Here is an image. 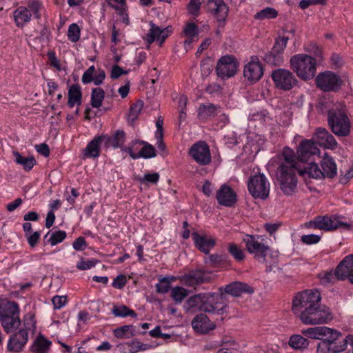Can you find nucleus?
Instances as JSON below:
<instances>
[{
	"label": "nucleus",
	"instance_id": "f257e3e1",
	"mask_svg": "<svg viewBox=\"0 0 353 353\" xmlns=\"http://www.w3.org/2000/svg\"><path fill=\"white\" fill-rule=\"evenodd\" d=\"M317 290H307L296 294L292 300V311L305 325L327 323L333 319L330 310L321 304Z\"/></svg>",
	"mask_w": 353,
	"mask_h": 353
},
{
	"label": "nucleus",
	"instance_id": "f03ea898",
	"mask_svg": "<svg viewBox=\"0 0 353 353\" xmlns=\"http://www.w3.org/2000/svg\"><path fill=\"white\" fill-rule=\"evenodd\" d=\"M219 293H200L190 296L186 301L188 310L192 312L198 311L222 315L228 312V305L223 288Z\"/></svg>",
	"mask_w": 353,
	"mask_h": 353
},
{
	"label": "nucleus",
	"instance_id": "7ed1b4c3",
	"mask_svg": "<svg viewBox=\"0 0 353 353\" xmlns=\"http://www.w3.org/2000/svg\"><path fill=\"white\" fill-rule=\"evenodd\" d=\"M259 239L258 236L246 234L243 238V242L248 253L252 254L258 262L266 264V272H272L277 265V256H273L270 247Z\"/></svg>",
	"mask_w": 353,
	"mask_h": 353
},
{
	"label": "nucleus",
	"instance_id": "20e7f679",
	"mask_svg": "<svg viewBox=\"0 0 353 353\" xmlns=\"http://www.w3.org/2000/svg\"><path fill=\"white\" fill-rule=\"evenodd\" d=\"M326 339L321 340L316 347V353H340L345 351L347 346V336L342 338V333L336 330L327 327Z\"/></svg>",
	"mask_w": 353,
	"mask_h": 353
},
{
	"label": "nucleus",
	"instance_id": "39448f33",
	"mask_svg": "<svg viewBox=\"0 0 353 353\" xmlns=\"http://www.w3.org/2000/svg\"><path fill=\"white\" fill-rule=\"evenodd\" d=\"M328 125L332 132L339 137H347L351 132V121L341 105L328 110Z\"/></svg>",
	"mask_w": 353,
	"mask_h": 353
},
{
	"label": "nucleus",
	"instance_id": "423d86ee",
	"mask_svg": "<svg viewBox=\"0 0 353 353\" xmlns=\"http://www.w3.org/2000/svg\"><path fill=\"white\" fill-rule=\"evenodd\" d=\"M290 68L303 80L312 79L316 74V59L305 54L292 56L290 60Z\"/></svg>",
	"mask_w": 353,
	"mask_h": 353
},
{
	"label": "nucleus",
	"instance_id": "0eeeda50",
	"mask_svg": "<svg viewBox=\"0 0 353 353\" xmlns=\"http://www.w3.org/2000/svg\"><path fill=\"white\" fill-rule=\"evenodd\" d=\"M299 167H288L279 165L276 172V176L279 187L285 195H292L296 189L297 178L296 172L299 173Z\"/></svg>",
	"mask_w": 353,
	"mask_h": 353
},
{
	"label": "nucleus",
	"instance_id": "6e6552de",
	"mask_svg": "<svg viewBox=\"0 0 353 353\" xmlns=\"http://www.w3.org/2000/svg\"><path fill=\"white\" fill-rule=\"evenodd\" d=\"M19 314L18 304L14 301L8 302L1 316L2 326L7 333L16 330L20 326L21 320Z\"/></svg>",
	"mask_w": 353,
	"mask_h": 353
},
{
	"label": "nucleus",
	"instance_id": "1a4fd4ad",
	"mask_svg": "<svg viewBox=\"0 0 353 353\" xmlns=\"http://www.w3.org/2000/svg\"><path fill=\"white\" fill-rule=\"evenodd\" d=\"M318 88L323 92H337L343 85L341 77L331 71H325L319 73L315 79Z\"/></svg>",
	"mask_w": 353,
	"mask_h": 353
},
{
	"label": "nucleus",
	"instance_id": "9d476101",
	"mask_svg": "<svg viewBox=\"0 0 353 353\" xmlns=\"http://www.w3.org/2000/svg\"><path fill=\"white\" fill-rule=\"evenodd\" d=\"M248 190L254 198L265 199L270 192V183L263 174L251 176L248 183Z\"/></svg>",
	"mask_w": 353,
	"mask_h": 353
},
{
	"label": "nucleus",
	"instance_id": "9b49d317",
	"mask_svg": "<svg viewBox=\"0 0 353 353\" xmlns=\"http://www.w3.org/2000/svg\"><path fill=\"white\" fill-rule=\"evenodd\" d=\"M271 76L276 87L282 90H290L298 83L293 73L285 69L274 70L272 72Z\"/></svg>",
	"mask_w": 353,
	"mask_h": 353
},
{
	"label": "nucleus",
	"instance_id": "f8f14e48",
	"mask_svg": "<svg viewBox=\"0 0 353 353\" xmlns=\"http://www.w3.org/2000/svg\"><path fill=\"white\" fill-rule=\"evenodd\" d=\"M307 227H312L316 229L331 231L339 228H349L348 223L339 221L334 216H318L313 221L306 223Z\"/></svg>",
	"mask_w": 353,
	"mask_h": 353
},
{
	"label": "nucleus",
	"instance_id": "ddd939ff",
	"mask_svg": "<svg viewBox=\"0 0 353 353\" xmlns=\"http://www.w3.org/2000/svg\"><path fill=\"white\" fill-rule=\"evenodd\" d=\"M238 63L233 56L222 57L217 62L216 72L219 77L224 79L233 77L237 70Z\"/></svg>",
	"mask_w": 353,
	"mask_h": 353
},
{
	"label": "nucleus",
	"instance_id": "4468645a",
	"mask_svg": "<svg viewBox=\"0 0 353 353\" xmlns=\"http://www.w3.org/2000/svg\"><path fill=\"white\" fill-rule=\"evenodd\" d=\"M189 154L199 164L206 165L211 162L210 148L204 141H199L192 145Z\"/></svg>",
	"mask_w": 353,
	"mask_h": 353
},
{
	"label": "nucleus",
	"instance_id": "2eb2a0df",
	"mask_svg": "<svg viewBox=\"0 0 353 353\" xmlns=\"http://www.w3.org/2000/svg\"><path fill=\"white\" fill-rule=\"evenodd\" d=\"M207 9L216 19L219 28H223L228 15L229 8L223 0H208Z\"/></svg>",
	"mask_w": 353,
	"mask_h": 353
},
{
	"label": "nucleus",
	"instance_id": "dca6fc26",
	"mask_svg": "<svg viewBox=\"0 0 353 353\" xmlns=\"http://www.w3.org/2000/svg\"><path fill=\"white\" fill-rule=\"evenodd\" d=\"M320 152L316 143L312 140H303L297 150V158L300 162L305 163L314 156H319Z\"/></svg>",
	"mask_w": 353,
	"mask_h": 353
},
{
	"label": "nucleus",
	"instance_id": "f3484780",
	"mask_svg": "<svg viewBox=\"0 0 353 353\" xmlns=\"http://www.w3.org/2000/svg\"><path fill=\"white\" fill-rule=\"evenodd\" d=\"M263 74V68L257 57H252L250 61L244 66V77L250 83L261 79Z\"/></svg>",
	"mask_w": 353,
	"mask_h": 353
},
{
	"label": "nucleus",
	"instance_id": "a211bd4d",
	"mask_svg": "<svg viewBox=\"0 0 353 353\" xmlns=\"http://www.w3.org/2000/svg\"><path fill=\"white\" fill-rule=\"evenodd\" d=\"M150 28L148 33L144 37L148 45L152 44L155 40L161 42V45L168 37L170 33L172 32V26H168L165 28H161L155 25L152 21L150 22Z\"/></svg>",
	"mask_w": 353,
	"mask_h": 353
},
{
	"label": "nucleus",
	"instance_id": "6ab92c4d",
	"mask_svg": "<svg viewBox=\"0 0 353 353\" xmlns=\"http://www.w3.org/2000/svg\"><path fill=\"white\" fill-rule=\"evenodd\" d=\"M335 276L340 280L348 279L353 284V254L345 256L335 270Z\"/></svg>",
	"mask_w": 353,
	"mask_h": 353
},
{
	"label": "nucleus",
	"instance_id": "aec40b11",
	"mask_svg": "<svg viewBox=\"0 0 353 353\" xmlns=\"http://www.w3.org/2000/svg\"><path fill=\"white\" fill-rule=\"evenodd\" d=\"M216 199L219 204L226 207H232L236 202V194L228 185L223 184L216 192Z\"/></svg>",
	"mask_w": 353,
	"mask_h": 353
},
{
	"label": "nucleus",
	"instance_id": "412c9836",
	"mask_svg": "<svg viewBox=\"0 0 353 353\" xmlns=\"http://www.w3.org/2000/svg\"><path fill=\"white\" fill-rule=\"evenodd\" d=\"M28 334L25 330H20L12 334L8 343V350L12 352H19L27 343Z\"/></svg>",
	"mask_w": 353,
	"mask_h": 353
},
{
	"label": "nucleus",
	"instance_id": "4be33fe9",
	"mask_svg": "<svg viewBox=\"0 0 353 353\" xmlns=\"http://www.w3.org/2000/svg\"><path fill=\"white\" fill-rule=\"evenodd\" d=\"M193 329L198 333L206 334L215 328V324L210 321L205 314L196 315L192 321Z\"/></svg>",
	"mask_w": 353,
	"mask_h": 353
},
{
	"label": "nucleus",
	"instance_id": "5701e85b",
	"mask_svg": "<svg viewBox=\"0 0 353 353\" xmlns=\"http://www.w3.org/2000/svg\"><path fill=\"white\" fill-rule=\"evenodd\" d=\"M314 136L317 143L325 148L333 150L337 145L335 138L324 128H318Z\"/></svg>",
	"mask_w": 353,
	"mask_h": 353
},
{
	"label": "nucleus",
	"instance_id": "b1692460",
	"mask_svg": "<svg viewBox=\"0 0 353 353\" xmlns=\"http://www.w3.org/2000/svg\"><path fill=\"white\" fill-rule=\"evenodd\" d=\"M225 294H230L234 297H239L243 293L252 294L254 288L248 284L240 281H234L227 285L225 288Z\"/></svg>",
	"mask_w": 353,
	"mask_h": 353
},
{
	"label": "nucleus",
	"instance_id": "393cba45",
	"mask_svg": "<svg viewBox=\"0 0 353 353\" xmlns=\"http://www.w3.org/2000/svg\"><path fill=\"white\" fill-rule=\"evenodd\" d=\"M210 279L207 272L202 270L192 271L183 276L185 283L191 287L208 282Z\"/></svg>",
	"mask_w": 353,
	"mask_h": 353
},
{
	"label": "nucleus",
	"instance_id": "a878e982",
	"mask_svg": "<svg viewBox=\"0 0 353 353\" xmlns=\"http://www.w3.org/2000/svg\"><path fill=\"white\" fill-rule=\"evenodd\" d=\"M192 237L196 247L205 254H208L210 250L215 245L214 239L211 238L208 239L205 236H201L196 232L192 234Z\"/></svg>",
	"mask_w": 353,
	"mask_h": 353
},
{
	"label": "nucleus",
	"instance_id": "bb28decb",
	"mask_svg": "<svg viewBox=\"0 0 353 353\" xmlns=\"http://www.w3.org/2000/svg\"><path fill=\"white\" fill-rule=\"evenodd\" d=\"M105 138V137H98L89 142L85 150L83 151L82 158H96L99 157L100 152V143Z\"/></svg>",
	"mask_w": 353,
	"mask_h": 353
},
{
	"label": "nucleus",
	"instance_id": "cd10ccee",
	"mask_svg": "<svg viewBox=\"0 0 353 353\" xmlns=\"http://www.w3.org/2000/svg\"><path fill=\"white\" fill-rule=\"evenodd\" d=\"M143 145V148L140 152L137 153V156L133 157V159H137L139 158L150 159L156 157V150L153 145L151 144L141 140H134L132 141L133 146L136 145Z\"/></svg>",
	"mask_w": 353,
	"mask_h": 353
},
{
	"label": "nucleus",
	"instance_id": "c85d7f7f",
	"mask_svg": "<svg viewBox=\"0 0 353 353\" xmlns=\"http://www.w3.org/2000/svg\"><path fill=\"white\" fill-rule=\"evenodd\" d=\"M299 174L303 177H310L313 179H323V174L319 165L313 162L308 163L304 168H301L299 165Z\"/></svg>",
	"mask_w": 353,
	"mask_h": 353
},
{
	"label": "nucleus",
	"instance_id": "c756f323",
	"mask_svg": "<svg viewBox=\"0 0 353 353\" xmlns=\"http://www.w3.org/2000/svg\"><path fill=\"white\" fill-rule=\"evenodd\" d=\"M321 172L323 178H334L336 175V165L331 157H324L321 161Z\"/></svg>",
	"mask_w": 353,
	"mask_h": 353
},
{
	"label": "nucleus",
	"instance_id": "7c9ffc66",
	"mask_svg": "<svg viewBox=\"0 0 353 353\" xmlns=\"http://www.w3.org/2000/svg\"><path fill=\"white\" fill-rule=\"evenodd\" d=\"M219 108V106L212 103L201 104L198 109V117L201 120L214 117Z\"/></svg>",
	"mask_w": 353,
	"mask_h": 353
},
{
	"label": "nucleus",
	"instance_id": "2f4dec72",
	"mask_svg": "<svg viewBox=\"0 0 353 353\" xmlns=\"http://www.w3.org/2000/svg\"><path fill=\"white\" fill-rule=\"evenodd\" d=\"M82 93L81 88L77 84L72 85L68 90V105L73 108L75 104L80 105L81 104Z\"/></svg>",
	"mask_w": 353,
	"mask_h": 353
},
{
	"label": "nucleus",
	"instance_id": "473e14b6",
	"mask_svg": "<svg viewBox=\"0 0 353 353\" xmlns=\"http://www.w3.org/2000/svg\"><path fill=\"white\" fill-rule=\"evenodd\" d=\"M14 21L18 27H22L30 21L31 14L27 7L21 6L14 12Z\"/></svg>",
	"mask_w": 353,
	"mask_h": 353
},
{
	"label": "nucleus",
	"instance_id": "72a5a7b5",
	"mask_svg": "<svg viewBox=\"0 0 353 353\" xmlns=\"http://www.w3.org/2000/svg\"><path fill=\"white\" fill-rule=\"evenodd\" d=\"M289 345L295 350H305L308 347L310 341L299 334H294L290 337Z\"/></svg>",
	"mask_w": 353,
	"mask_h": 353
},
{
	"label": "nucleus",
	"instance_id": "f704fd0d",
	"mask_svg": "<svg viewBox=\"0 0 353 353\" xmlns=\"http://www.w3.org/2000/svg\"><path fill=\"white\" fill-rule=\"evenodd\" d=\"M283 157L284 161L282 162L279 165H285L288 167H299L297 161V156L295 155L293 150L290 148H285L283 151Z\"/></svg>",
	"mask_w": 353,
	"mask_h": 353
},
{
	"label": "nucleus",
	"instance_id": "c9c22d12",
	"mask_svg": "<svg viewBox=\"0 0 353 353\" xmlns=\"http://www.w3.org/2000/svg\"><path fill=\"white\" fill-rule=\"evenodd\" d=\"M51 342L40 335L34 341L32 350L34 353H48Z\"/></svg>",
	"mask_w": 353,
	"mask_h": 353
},
{
	"label": "nucleus",
	"instance_id": "e433bc0d",
	"mask_svg": "<svg viewBox=\"0 0 353 353\" xmlns=\"http://www.w3.org/2000/svg\"><path fill=\"white\" fill-rule=\"evenodd\" d=\"M13 155L15 157V162L22 165L26 171H30L36 164V160L32 156L23 157L17 151L13 152Z\"/></svg>",
	"mask_w": 353,
	"mask_h": 353
},
{
	"label": "nucleus",
	"instance_id": "4c0bfd02",
	"mask_svg": "<svg viewBox=\"0 0 353 353\" xmlns=\"http://www.w3.org/2000/svg\"><path fill=\"white\" fill-rule=\"evenodd\" d=\"M326 332H327V327H314L303 330L301 333L311 339H321V336L326 334Z\"/></svg>",
	"mask_w": 353,
	"mask_h": 353
},
{
	"label": "nucleus",
	"instance_id": "58836bf2",
	"mask_svg": "<svg viewBox=\"0 0 353 353\" xmlns=\"http://www.w3.org/2000/svg\"><path fill=\"white\" fill-rule=\"evenodd\" d=\"M125 134L123 131H117L112 137H105L106 144L114 148H121L125 142Z\"/></svg>",
	"mask_w": 353,
	"mask_h": 353
},
{
	"label": "nucleus",
	"instance_id": "ea45409f",
	"mask_svg": "<svg viewBox=\"0 0 353 353\" xmlns=\"http://www.w3.org/2000/svg\"><path fill=\"white\" fill-rule=\"evenodd\" d=\"M105 97V92L101 88H94L91 94V105L93 108H99Z\"/></svg>",
	"mask_w": 353,
	"mask_h": 353
},
{
	"label": "nucleus",
	"instance_id": "a19ab883",
	"mask_svg": "<svg viewBox=\"0 0 353 353\" xmlns=\"http://www.w3.org/2000/svg\"><path fill=\"white\" fill-rule=\"evenodd\" d=\"M114 334L119 339H129L134 335L132 325H124L114 330Z\"/></svg>",
	"mask_w": 353,
	"mask_h": 353
},
{
	"label": "nucleus",
	"instance_id": "79ce46f5",
	"mask_svg": "<svg viewBox=\"0 0 353 353\" xmlns=\"http://www.w3.org/2000/svg\"><path fill=\"white\" fill-rule=\"evenodd\" d=\"M143 107V101L141 100L137 101L133 103L130 108L128 114V120L134 122L138 118Z\"/></svg>",
	"mask_w": 353,
	"mask_h": 353
},
{
	"label": "nucleus",
	"instance_id": "37998d69",
	"mask_svg": "<svg viewBox=\"0 0 353 353\" xmlns=\"http://www.w3.org/2000/svg\"><path fill=\"white\" fill-rule=\"evenodd\" d=\"M228 250L236 261H243L244 260L245 253L236 244L234 243H229Z\"/></svg>",
	"mask_w": 353,
	"mask_h": 353
},
{
	"label": "nucleus",
	"instance_id": "c03bdc74",
	"mask_svg": "<svg viewBox=\"0 0 353 353\" xmlns=\"http://www.w3.org/2000/svg\"><path fill=\"white\" fill-rule=\"evenodd\" d=\"M112 314L115 316H121V317H125L128 316H132V317H136L137 314L134 312V310L130 309L128 307L125 305H121L119 307L114 306L112 308Z\"/></svg>",
	"mask_w": 353,
	"mask_h": 353
},
{
	"label": "nucleus",
	"instance_id": "a18cd8bd",
	"mask_svg": "<svg viewBox=\"0 0 353 353\" xmlns=\"http://www.w3.org/2000/svg\"><path fill=\"white\" fill-rule=\"evenodd\" d=\"M263 59L268 63L279 65L283 61V57L282 54L274 52L271 50L269 53L264 56Z\"/></svg>",
	"mask_w": 353,
	"mask_h": 353
},
{
	"label": "nucleus",
	"instance_id": "49530a36",
	"mask_svg": "<svg viewBox=\"0 0 353 353\" xmlns=\"http://www.w3.org/2000/svg\"><path fill=\"white\" fill-rule=\"evenodd\" d=\"M277 15L278 12L275 9L272 8H267L261 10L260 12H258L255 14L254 18L259 20L265 19H274L276 17Z\"/></svg>",
	"mask_w": 353,
	"mask_h": 353
},
{
	"label": "nucleus",
	"instance_id": "de8ad7c7",
	"mask_svg": "<svg viewBox=\"0 0 353 353\" xmlns=\"http://www.w3.org/2000/svg\"><path fill=\"white\" fill-rule=\"evenodd\" d=\"M288 40L289 37L285 36L276 39L274 45L272 48V51L283 54L284 50L287 46Z\"/></svg>",
	"mask_w": 353,
	"mask_h": 353
},
{
	"label": "nucleus",
	"instance_id": "09e8293b",
	"mask_svg": "<svg viewBox=\"0 0 353 353\" xmlns=\"http://www.w3.org/2000/svg\"><path fill=\"white\" fill-rule=\"evenodd\" d=\"M188 295V292L182 287H175L171 292L172 298L176 302L181 303Z\"/></svg>",
	"mask_w": 353,
	"mask_h": 353
},
{
	"label": "nucleus",
	"instance_id": "8fccbe9b",
	"mask_svg": "<svg viewBox=\"0 0 353 353\" xmlns=\"http://www.w3.org/2000/svg\"><path fill=\"white\" fill-rule=\"evenodd\" d=\"M35 324L34 316L28 313L24 316L23 327L21 330H25L28 333V331L34 332L35 330Z\"/></svg>",
	"mask_w": 353,
	"mask_h": 353
},
{
	"label": "nucleus",
	"instance_id": "3c124183",
	"mask_svg": "<svg viewBox=\"0 0 353 353\" xmlns=\"http://www.w3.org/2000/svg\"><path fill=\"white\" fill-rule=\"evenodd\" d=\"M199 29L192 22L188 23L183 28V35L185 37H198Z\"/></svg>",
	"mask_w": 353,
	"mask_h": 353
},
{
	"label": "nucleus",
	"instance_id": "603ef678",
	"mask_svg": "<svg viewBox=\"0 0 353 353\" xmlns=\"http://www.w3.org/2000/svg\"><path fill=\"white\" fill-rule=\"evenodd\" d=\"M68 39L72 42H77L80 38V28L76 23L71 24L68 30Z\"/></svg>",
	"mask_w": 353,
	"mask_h": 353
},
{
	"label": "nucleus",
	"instance_id": "864d4df0",
	"mask_svg": "<svg viewBox=\"0 0 353 353\" xmlns=\"http://www.w3.org/2000/svg\"><path fill=\"white\" fill-rule=\"evenodd\" d=\"M65 237L66 233L65 231L58 230L50 234V237L48 241L51 244V245H55L63 241Z\"/></svg>",
	"mask_w": 353,
	"mask_h": 353
},
{
	"label": "nucleus",
	"instance_id": "5fc2aeb1",
	"mask_svg": "<svg viewBox=\"0 0 353 353\" xmlns=\"http://www.w3.org/2000/svg\"><path fill=\"white\" fill-rule=\"evenodd\" d=\"M170 282L167 277H161L159 282L156 285L157 292L159 294H164L168 292L170 287Z\"/></svg>",
	"mask_w": 353,
	"mask_h": 353
},
{
	"label": "nucleus",
	"instance_id": "6e6d98bb",
	"mask_svg": "<svg viewBox=\"0 0 353 353\" xmlns=\"http://www.w3.org/2000/svg\"><path fill=\"white\" fill-rule=\"evenodd\" d=\"M159 180V174L157 172L154 173H147L143 178L139 179V181L141 183L147 184L152 183L156 184Z\"/></svg>",
	"mask_w": 353,
	"mask_h": 353
},
{
	"label": "nucleus",
	"instance_id": "4d7b16f0",
	"mask_svg": "<svg viewBox=\"0 0 353 353\" xmlns=\"http://www.w3.org/2000/svg\"><path fill=\"white\" fill-rule=\"evenodd\" d=\"M41 4L37 0H32L28 3V9L32 12L36 18L39 19V10L41 9Z\"/></svg>",
	"mask_w": 353,
	"mask_h": 353
},
{
	"label": "nucleus",
	"instance_id": "13d9d810",
	"mask_svg": "<svg viewBox=\"0 0 353 353\" xmlns=\"http://www.w3.org/2000/svg\"><path fill=\"white\" fill-rule=\"evenodd\" d=\"M332 101H330L328 99L322 98L319 100V102L316 105V108L322 112L327 110V112H328L329 110L336 108H332Z\"/></svg>",
	"mask_w": 353,
	"mask_h": 353
},
{
	"label": "nucleus",
	"instance_id": "bf43d9fd",
	"mask_svg": "<svg viewBox=\"0 0 353 353\" xmlns=\"http://www.w3.org/2000/svg\"><path fill=\"white\" fill-rule=\"evenodd\" d=\"M25 236L27 239L28 243L30 245V246L31 248H34L37 245L39 240L40 239V232L38 231L34 232L32 234H31L30 232L28 234H26Z\"/></svg>",
	"mask_w": 353,
	"mask_h": 353
},
{
	"label": "nucleus",
	"instance_id": "052dcab7",
	"mask_svg": "<svg viewBox=\"0 0 353 353\" xmlns=\"http://www.w3.org/2000/svg\"><path fill=\"white\" fill-rule=\"evenodd\" d=\"M321 236L316 235V234H306L303 235L301 236V241L303 243L311 245V244H315L319 242L321 240Z\"/></svg>",
	"mask_w": 353,
	"mask_h": 353
},
{
	"label": "nucleus",
	"instance_id": "680f3d73",
	"mask_svg": "<svg viewBox=\"0 0 353 353\" xmlns=\"http://www.w3.org/2000/svg\"><path fill=\"white\" fill-rule=\"evenodd\" d=\"M201 4V0H191L188 6L189 12L192 15H197Z\"/></svg>",
	"mask_w": 353,
	"mask_h": 353
},
{
	"label": "nucleus",
	"instance_id": "e2e57ef3",
	"mask_svg": "<svg viewBox=\"0 0 353 353\" xmlns=\"http://www.w3.org/2000/svg\"><path fill=\"white\" fill-rule=\"evenodd\" d=\"M95 72V68L94 65L90 66L82 76V82L83 83H88L94 81L93 74Z\"/></svg>",
	"mask_w": 353,
	"mask_h": 353
},
{
	"label": "nucleus",
	"instance_id": "0e129e2a",
	"mask_svg": "<svg viewBox=\"0 0 353 353\" xmlns=\"http://www.w3.org/2000/svg\"><path fill=\"white\" fill-rule=\"evenodd\" d=\"M52 301L54 309H60L66 303L67 297L65 296H55L52 298Z\"/></svg>",
	"mask_w": 353,
	"mask_h": 353
},
{
	"label": "nucleus",
	"instance_id": "69168bd1",
	"mask_svg": "<svg viewBox=\"0 0 353 353\" xmlns=\"http://www.w3.org/2000/svg\"><path fill=\"white\" fill-rule=\"evenodd\" d=\"M127 282L125 276L119 275L113 281L112 286L117 289L123 288Z\"/></svg>",
	"mask_w": 353,
	"mask_h": 353
},
{
	"label": "nucleus",
	"instance_id": "338daca9",
	"mask_svg": "<svg viewBox=\"0 0 353 353\" xmlns=\"http://www.w3.org/2000/svg\"><path fill=\"white\" fill-rule=\"evenodd\" d=\"M73 248L76 250H83L86 247V241L85 238L79 236L73 242Z\"/></svg>",
	"mask_w": 353,
	"mask_h": 353
},
{
	"label": "nucleus",
	"instance_id": "774afa93",
	"mask_svg": "<svg viewBox=\"0 0 353 353\" xmlns=\"http://www.w3.org/2000/svg\"><path fill=\"white\" fill-rule=\"evenodd\" d=\"M95 265V263L93 261H84L81 259L77 264V268L81 270H85L90 269Z\"/></svg>",
	"mask_w": 353,
	"mask_h": 353
}]
</instances>
